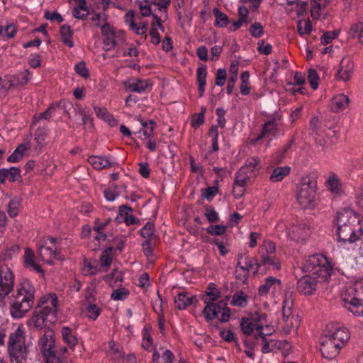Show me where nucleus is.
<instances>
[{
  "label": "nucleus",
  "mask_w": 363,
  "mask_h": 363,
  "mask_svg": "<svg viewBox=\"0 0 363 363\" xmlns=\"http://www.w3.org/2000/svg\"><path fill=\"white\" fill-rule=\"evenodd\" d=\"M125 88L130 91L142 94L151 90V85L147 80L140 79H132L125 83Z\"/></svg>",
  "instance_id": "nucleus-21"
},
{
  "label": "nucleus",
  "mask_w": 363,
  "mask_h": 363,
  "mask_svg": "<svg viewBox=\"0 0 363 363\" xmlns=\"http://www.w3.org/2000/svg\"><path fill=\"white\" fill-rule=\"evenodd\" d=\"M152 342L153 340L150 334V328L145 327L143 329L142 347L147 350L152 346Z\"/></svg>",
  "instance_id": "nucleus-51"
},
{
  "label": "nucleus",
  "mask_w": 363,
  "mask_h": 363,
  "mask_svg": "<svg viewBox=\"0 0 363 363\" xmlns=\"http://www.w3.org/2000/svg\"><path fill=\"white\" fill-rule=\"evenodd\" d=\"M326 186L328 189L335 195H338L342 191V184L337 176L332 173L326 180Z\"/></svg>",
  "instance_id": "nucleus-31"
},
{
  "label": "nucleus",
  "mask_w": 363,
  "mask_h": 363,
  "mask_svg": "<svg viewBox=\"0 0 363 363\" xmlns=\"http://www.w3.org/2000/svg\"><path fill=\"white\" fill-rule=\"evenodd\" d=\"M129 294V290L122 287L114 289L111 293V298L114 301H123L128 298Z\"/></svg>",
  "instance_id": "nucleus-52"
},
{
  "label": "nucleus",
  "mask_w": 363,
  "mask_h": 363,
  "mask_svg": "<svg viewBox=\"0 0 363 363\" xmlns=\"http://www.w3.org/2000/svg\"><path fill=\"white\" fill-rule=\"evenodd\" d=\"M317 184L311 177L301 179L297 190L296 200L303 208H311L315 204Z\"/></svg>",
  "instance_id": "nucleus-7"
},
{
  "label": "nucleus",
  "mask_w": 363,
  "mask_h": 363,
  "mask_svg": "<svg viewBox=\"0 0 363 363\" xmlns=\"http://www.w3.org/2000/svg\"><path fill=\"white\" fill-rule=\"evenodd\" d=\"M220 297V292L218 289H217L215 286V284L211 283L208 285L206 291V297L204 299V303L206 301L213 302L217 301Z\"/></svg>",
  "instance_id": "nucleus-48"
},
{
  "label": "nucleus",
  "mask_w": 363,
  "mask_h": 363,
  "mask_svg": "<svg viewBox=\"0 0 363 363\" xmlns=\"http://www.w3.org/2000/svg\"><path fill=\"white\" fill-rule=\"evenodd\" d=\"M208 135L212 139V151L217 152L219 150L218 146V127L216 125H211L208 130Z\"/></svg>",
  "instance_id": "nucleus-46"
},
{
  "label": "nucleus",
  "mask_w": 363,
  "mask_h": 363,
  "mask_svg": "<svg viewBox=\"0 0 363 363\" xmlns=\"http://www.w3.org/2000/svg\"><path fill=\"white\" fill-rule=\"evenodd\" d=\"M292 301L285 298L282 303V323L281 330L285 334H289L292 329L298 327V319L297 316L292 315Z\"/></svg>",
  "instance_id": "nucleus-10"
},
{
  "label": "nucleus",
  "mask_w": 363,
  "mask_h": 363,
  "mask_svg": "<svg viewBox=\"0 0 363 363\" xmlns=\"http://www.w3.org/2000/svg\"><path fill=\"white\" fill-rule=\"evenodd\" d=\"M240 326L245 335L248 336L253 335L256 340H258L259 337L264 340L265 336L271 334L270 331L264 333L263 326L256 325V323H254L247 318L242 319Z\"/></svg>",
  "instance_id": "nucleus-13"
},
{
  "label": "nucleus",
  "mask_w": 363,
  "mask_h": 363,
  "mask_svg": "<svg viewBox=\"0 0 363 363\" xmlns=\"http://www.w3.org/2000/svg\"><path fill=\"white\" fill-rule=\"evenodd\" d=\"M25 330L22 325H18L13 333L9 337L8 352L11 362L21 363L26 359L27 347L25 344Z\"/></svg>",
  "instance_id": "nucleus-5"
},
{
  "label": "nucleus",
  "mask_w": 363,
  "mask_h": 363,
  "mask_svg": "<svg viewBox=\"0 0 363 363\" xmlns=\"http://www.w3.org/2000/svg\"><path fill=\"white\" fill-rule=\"evenodd\" d=\"M27 147L24 144H20L13 153L8 157L7 161L9 162H19L23 157L24 152Z\"/></svg>",
  "instance_id": "nucleus-47"
},
{
  "label": "nucleus",
  "mask_w": 363,
  "mask_h": 363,
  "mask_svg": "<svg viewBox=\"0 0 363 363\" xmlns=\"http://www.w3.org/2000/svg\"><path fill=\"white\" fill-rule=\"evenodd\" d=\"M35 293V289L28 279H24L20 281L9 308L12 318L19 319L26 315L33 306Z\"/></svg>",
  "instance_id": "nucleus-1"
},
{
  "label": "nucleus",
  "mask_w": 363,
  "mask_h": 363,
  "mask_svg": "<svg viewBox=\"0 0 363 363\" xmlns=\"http://www.w3.org/2000/svg\"><path fill=\"white\" fill-rule=\"evenodd\" d=\"M297 30L299 35H303L310 34L312 31V24L311 21L307 19H302L298 21Z\"/></svg>",
  "instance_id": "nucleus-49"
},
{
  "label": "nucleus",
  "mask_w": 363,
  "mask_h": 363,
  "mask_svg": "<svg viewBox=\"0 0 363 363\" xmlns=\"http://www.w3.org/2000/svg\"><path fill=\"white\" fill-rule=\"evenodd\" d=\"M14 275L6 264H0V296H8L13 289Z\"/></svg>",
  "instance_id": "nucleus-11"
},
{
  "label": "nucleus",
  "mask_w": 363,
  "mask_h": 363,
  "mask_svg": "<svg viewBox=\"0 0 363 363\" xmlns=\"http://www.w3.org/2000/svg\"><path fill=\"white\" fill-rule=\"evenodd\" d=\"M152 16L155 23H152L149 34L151 38V43L157 45H159L161 41L157 29L160 28L161 30L164 31V28L161 24L160 18L156 14H152Z\"/></svg>",
  "instance_id": "nucleus-29"
},
{
  "label": "nucleus",
  "mask_w": 363,
  "mask_h": 363,
  "mask_svg": "<svg viewBox=\"0 0 363 363\" xmlns=\"http://www.w3.org/2000/svg\"><path fill=\"white\" fill-rule=\"evenodd\" d=\"M324 8L323 5L319 4L317 0L311 1V15L313 19L318 20L321 16V10Z\"/></svg>",
  "instance_id": "nucleus-55"
},
{
  "label": "nucleus",
  "mask_w": 363,
  "mask_h": 363,
  "mask_svg": "<svg viewBox=\"0 0 363 363\" xmlns=\"http://www.w3.org/2000/svg\"><path fill=\"white\" fill-rule=\"evenodd\" d=\"M336 233L338 241L343 245L354 243L363 239V229L357 225H337Z\"/></svg>",
  "instance_id": "nucleus-8"
},
{
  "label": "nucleus",
  "mask_w": 363,
  "mask_h": 363,
  "mask_svg": "<svg viewBox=\"0 0 363 363\" xmlns=\"http://www.w3.org/2000/svg\"><path fill=\"white\" fill-rule=\"evenodd\" d=\"M341 348L342 347L326 333L320 337V350L324 358L329 359L335 358L339 354Z\"/></svg>",
  "instance_id": "nucleus-12"
},
{
  "label": "nucleus",
  "mask_w": 363,
  "mask_h": 363,
  "mask_svg": "<svg viewBox=\"0 0 363 363\" xmlns=\"http://www.w3.org/2000/svg\"><path fill=\"white\" fill-rule=\"evenodd\" d=\"M60 33L61 40L64 44L67 45L69 48H72L74 46V42L72 40L73 33L70 26L67 24L63 25L60 28Z\"/></svg>",
  "instance_id": "nucleus-38"
},
{
  "label": "nucleus",
  "mask_w": 363,
  "mask_h": 363,
  "mask_svg": "<svg viewBox=\"0 0 363 363\" xmlns=\"http://www.w3.org/2000/svg\"><path fill=\"white\" fill-rule=\"evenodd\" d=\"M139 121L142 125V128L139 131V133H142L143 135L142 139L145 140L151 138L153 135L155 123L152 120L143 121L140 119Z\"/></svg>",
  "instance_id": "nucleus-40"
},
{
  "label": "nucleus",
  "mask_w": 363,
  "mask_h": 363,
  "mask_svg": "<svg viewBox=\"0 0 363 363\" xmlns=\"http://www.w3.org/2000/svg\"><path fill=\"white\" fill-rule=\"evenodd\" d=\"M237 265L241 271L248 274L250 271L253 273L257 272L259 267L256 259L250 258L242 255H238Z\"/></svg>",
  "instance_id": "nucleus-19"
},
{
  "label": "nucleus",
  "mask_w": 363,
  "mask_h": 363,
  "mask_svg": "<svg viewBox=\"0 0 363 363\" xmlns=\"http://www.w3.org/2000/svg\"><path fill=\"white\" fill-rule=\"evenodd\" d=\"M206 232L212 235H222L226 232V226L223 225H211L206 228Z\"/></svg>",
  "instance_id": "nucleus-59"
},
{
  "label": "nucleus",
  "mask_w": 363,
  "mask_h": 363,
  "mask_svg": "<svg viewBox=\"0 0 363 363\" xmlns=\"http://www.w3.org/2000/svg\"><path fill=\"white\" fill-rule=\"evenodd\" d=\"M259 253L261 254L260 264H259V265H271L274 267V269H279L280 264L278 261L274 259V256L269 255V254L266 253L264 251H259Z\"/></svg>",
  "instance_id": "nucleus-44"
},
{
  "label": "nucleus",
  "mask_w": 363,
  "mask_h": 363,
  "mask_svg": "<svg viewBox=\"0 0 363 363\" xmlns=\"http://www.w3.org/2000/svg\"><path fill=\"white\" fill-rule=\"evenodd\" d=\"M88 162L96 170H101L104 168L111 166L109 160L105 157L92 155L88 158Z\"/></svg>",
  "instance_id": "nucleus-35"
},
{
  "label": "nucleus",
  "mask_w": 363,
  "mask_h": 363,
  "mask_svg": "<svg viewBox=\"0 0 363 363\" xmlns=\"http://www.w3.org/2000/svg\"><path fill=\"white\" fill-rule=\"evenodd\" d=\"M94 110L98 118L108 123L111 126L117 125V121L114 118L113 116L108 111L106 107L94 106Z\"/></svg>",
  "instance_id": "nucleus-32"
},
{
  "label": "nucleus",
  "mask_w": 363,
  "mask_h": 363,
  "mask_svg": "<svg viewBox=\"0 0 363 363\" xmlns=\"http://www.w3.org/2000/svg\"><path fill=\"white\" fill-rule=\"evenodd\" d=\"M293 232L296 233V235L292 238L294 240H303L309 235L310 230L309 228H306L300 225L298 226H295Z\"/></svg>",
  "instance_id": "nucleus-56"
},
{
  "label": "nucleus",
  "mask_w": 363,
  "mask_h": 363,
  "mask_svg": "<svg viewBox=\"0 0 363 363\" xmlns=\"http://www.w3.org/2000/svg\"><path fill=\"white\" fill-rule=\"evenodd\" d=\"M101 313V310L96 304H89L84 311L85 316L89 320H96Z\"/></svg>",
  "instance_id": "nucleus-50"
},
{
  "label": "nucleus",
  "mask_w": 363,
  "mask_h": 363,
  "mask_svg": "<svg viewBox=\"0 0 363 363\" xmlns=\"http://www.w3.org/2000/svg\"><path fill=\"white\" fill-rule=\"evenodd\" d=\"M99 271L97 264H94L91 262L88 261L86 259L84 260L82 267V272L84 275H95Z\"/></svg>",
  "instance_id": "nucleus-53"
},
{
  "label": "nucleus",
  "mask_w": 363,
  "mask_h": 363,
  "mask_svg": "<svg viewBox=\"0 0 363 363\" xmlns=\"http://www.w3.org/2000/svg\"><path fill=\"white\" fill-rule=\"evenodd\" d=\"M267 317L264 313L255 312L251 314L250 317L248 318L254 323H256V325L263 326L264 329H266V331H270V330H269V325L267 324Z\"/></svg>",
  "instance_id": "nucleus-43"
},
{
  "label": "nucleus",
  "mask_w": 363,
  "mask_h": 363,
  "mask_svg": "<svg viewBox=\"0 0 363 363\" xmlns=\"http://www.w3.org/2000/svg\"><path fill=\"white\" fill-rule=\"evenodd\" d=\"M318 282L320 281L307 273L298 280L297 289L302 294L311 295L316 290Z\"/></svg>",
  "instance_id": "nucleus-14"
},
{
  "label": "nucleus",
  "mask_w": 363,
  "mask_h": 363,
  "mask_svg": "<svg viewBox=\"0 0 363 363\" xmlns=\"http://www.w3.org/2000/svg\"><path fill=\"white\" fill-rule=\"evenodd\" d=\"M21 169L16 167L0 169V183L4 184L7 179L11 182L21 180Z\"/></svg>",
  "instance_id": "nucleus-23"
},
{
  "label": "nucleus",
  "mask_w": 363,
  "mask_h": 363,
  "mask_svg": "<svg viewBox=\"0 0 363 363\" xmlns=\"http://www.w3.org/2000/svg\"><path fill=\"white\" fill-rule=\"evenodd\" d=\"M308 79L313 90L317 89L318 86L319 77L316 70L310 69L308 70Z\"/></svg>",
  "instance_id": "nucleus-61"
},
{
  "label": "nucleus",
  "mask_w": 363,
  "mask_h": 363,
  "mask_svg": "<svg viewBox=\"0 0 363 363\" xmlns=\"http://www.w3.org/2000/svg\"><path fill=\"white\" fill-rule=\"evenodd\" d=\"M213 13L216 18L214 23L215 26L225 27L228 25L229 21L228 17L225 13L220 11L218 8L213 9Z\"/></svg>",
  "instance_id": "nucleus-45"
},
{
  "label": "nucleus",
  "mask_w": 363,
  "mask_h": 363,
  "mask_svg": "<svg viewBox=\"0 0 363 363\" xmlns=\"http://www.w3.org/2000/svg\"><path fill=\"white\" fill-rule=\"evenodd\" d=\"M284 127L282 115L279 113H275L262 124L260 133L252 140V143L255 144L263 138L271 142L277 137L284 135Z\"/></svg>",
  "instance_id": "nucleus-6"
},
{
  "label": "nucleus",
  "mask_w": 363,
  "mask_h": 363,
  "mask_svg": "<svg viewBox=\"0 0 363 363\" xmlns=\"http://www.w3.org/2000/svg\"><path fill=\"white\" fill-rule=\"evenodd\" d=\"M55 111V108L53 107H49L44 112L40 113L38 116L33 117V121L32 122V125H36V123L40 120H48L49 119L52 113Z\"/></svg>",
  "instance_id": "nucleus-60"
},
{
  "label": "nucleus",
  "mask_w": 363,
  "mask_h": 363,
  "mask_svg": "<svg viewBox=\"0 0 363 363\" xmlns=\"http://www.w3.org/2000/svg\"><path fill=\"white\" fill-rule=\"evenodd\" d=\"M194 301H196V297L186 291L179 293L174 298L176 306L179 310L186 308L191 305Z\"/></svg>",
  "instance_id": "nucleus-28"
},
{
  "label": "nucleus",
  "mask_w": 363,
  "mask_h": 363,
  "mask_svg": "<svg viewBox=\"0 0 363 363\" xmlns=\"http://www.w3.org/2000/svg\"><path fill=\"white\" fill-rule=\"evenodd\" d=\"M247 180L245 177L235 176V181L233 185V194L235 199L241 198L245 192V186Z\"/></svg>",
  "instance_id": "nucleus-30"
},
{
  "label": "nucleus",
  "mask_w": 363,
  "mask_h": 363,
  "mask_svg": "<svg viewBox=\"0 0 363 363\" xmlns=\"http://www.w3.org/2000/svg\"><path fill=\"white\" fill-rule=\"evenodd\" d=\"M35 257L33 250L30 248H26L23 255L24 266L30 270L43 274V271L41 267L35 262Z\"/></svg>",
  "instance_id": "nucleus-26"
},
{
  "label": "nucleus",
  "mask_w": 363,
  "mask_h": 363,
  "mask_svg": "<svg viewBox=\"0 0 363 363\" xmlns=\"http://www.w3.org/2000/svg\"><path fill=\"white\" fill-rule=\"evenodd\" d=\"M61 334L63 340L67 344L70 348H73L77 343V337L72 333L70 328L65 326L62 327Z\"/></svg>",
  "instance_id": "nucleus-39"
},
{
  "label": "nucleus",
  "mask_w": 363,
  "mask_h": 363,
  "mask_svg": "<svg viewBox=\"0 0 363 363\" xmlns=\"http://www.w3.org/2000/svg\"><path fill=\"white\" fill-rule=\"evenodd\" d=\"M20 251V247L18 245L13 244L5 249L4 259H10L12 257L16 255Z\"/></svg>",
  "instance_id": "nucleus-64"
},
{
  "label": "nucleus",
  "mask_w": 363,
  "mask_h": 363,
  "mask_svg": "<svg viewBox=\"0 0 363 363\" xmlns=\"http://www.w3.org/2000/svg\"><path fill=\"white\" fill-rule=\"evenodd\" d=\"M126 186L124 184H122L120 186H117L116 184H113L110 185V186L105 189L104 191V197L108 201H113L123 191H125Z\"/></svg>",
  "instance_id": "nucleus-34"
},
{
  "label": "nucleus",
  "mask_w": 363,
  "mask_h": 363,
  "mask_svg": "<svg viewBox=\"0 0 363 363\" xmlns=\"http://www.w3.org/2000/svg\"><path fill=\"white\" fill-rule=\"evenodd\" d=\"M345 307L355 316H363V306L361 298L357 296H342Z\"/></svg>",
  "instance_id": "nucleus-20"
},
{
  "label": "nucleus",
  "mask_w": 363,
  "mask_h": 363,
  "mask_svg": "<svg viewBox=\"0 0 363 363\" xmlns=\"http://www.w3.org/2000/svg\"><path fill=\"white\" fill-rule=\"evenodd\" d=\"M291 172L289 166H281L274 168L270 175L269 180L272 182H279L282 181Z\"/></svg>",
  "instance_id": "nucleus-33"
},
{
  "label": "nucleus",
  "mask_w": 363,
  "mask_h": 363,
  "mask_svg": "<svg viewBox=\"0 0 363 363\" xmlns=\"http://www.w3.org/2000/svg\"><path fill=\"white\" fill-rule=\"evenodd\" d=\"M353 72L354 62L351 57L348 56L343 57L340 63L337 74V77L344 82H347L352 78Z\"/></svg>",
  "instance_id": "nucleus-18"
},
{
  "label": "nucleus",
  "mask_w": 363,
  "mask_h": 363,
  "mask_svg": "<svg viewBox=\"0 0 363 363\" xmlns=\"http://www.w3.org/2000/svg\"><path fill=\"white\" fill-rule=\"evenodd\" d=\"M280 284V280L272 277H269L265 279L264 284L261 285L258 289V294L260 296L266 295L273 286L275 284Z\"/></svg>",
  "instance_id": "nucleus-42"
},
{
  "label": "nucleus",
  "mask_w": 363,
  "mask_h": 363,
  "mask_svg": "<svg viewBox=\"0 0 363 363\" xmlns=\"http://www.w3.org/2000/svg\"><path fill=\"white\" fill-rule=\"evenodd\" d=\"M303 270L320 281H328L333 271V267L328 258L322 254L308 257L303 265Z\"/></svg>",
  "instance_id": "nucleus-4"
},
{
  "label": "nucleus",
  "mask_w": 363,
  "mask_h": 363,
  "mask_svg": "<svg viewBox=\"0 0 363 363\" xmlns=\"http://www.w3.org/2000/svg\"><path fill=\"white\" fill-rule=\"evenodd\" d=\"M349 104V97L344 94H340L335 96L332 99L330 104V109L333 112L337 113L345 109L348 106Z\"/></svg>",
  "instance_id": "nucleus-27"
},
{
  "label": "nucleus",
  "mask_w": 363,
  "mask_h": 363,
  "mask_svg": "<svg viewBox=\"0 0 363 363\" xmlns=\"http://www.w3.org/2000/svg\"><path fill=\"white\" fill-rule=\"evenodd\" d=\"M350 34L352 38L358 37L359 42L363 43V22L353 25Z\"/></svg>",
  "instance_id": "nucleus-57"
},
{
  "label": "nucleus",
  "mask_w": 363,
  "mask_h": 363,
  "mask_svg": "<svg viewBox=\"0 0 363 363\" xmlns=\"http://www.w3.org/2000/svg\"><path fill=\"white\" fill-rule=\"evenodd\" d=\"M359 220L354 211L350 208H345L339 211L336 217L337 226L354 225L359 224Z\"/></svg>",
  "instance_id": "nucleus-16"
},
{
  "label": "nucleus",
  "mask_w": 363,
  "mask_h": 363,
  "mask_svg": "<svg viewBox=\"0 0 363 363\" xmlns=\"http://www.w3.org/2000/svg\"><path fill=\"white\" fill-rule=\"evenodd\" d=\"M249 31L251 35L257 38L261 37L264 33L263 27L259 22L252 23L250 27Z\"/></svg>",
  "instance_id": "nucleus-63"
},
{
  "label": "nucleus",
  "mask_w": 363,
  "mask_h": 363,
  "mask_svg": "<svg viewBox=\"0 0 363 363\" xmlns=\"http://www.w3.org/2000/svg\"><path fill=\"white\" fill-rule=\"evenodd\" d=\"M58 306V298L55 294H49L41 297L38 302L36 308L28 320L30 327L43 329L47 323H53L56 320Z\"/></svg>",
  "instance_id": "nucleus-2"
},
{
  "label": "nucleus",
  "mask_w": 363,
  "mask_h": 363,
  "mask_svg": "<svg viewBox=\"0 0 363 363\" xmlns=\"http://www.w3.org/2000/svg\"><path fill=\"white\" fill-rule=\"evenodd\" d=\"M206 67H198L196 70L197 82L199 84V96L202 97L205 91V86L206 83Z\"/></svg>",
  "instance_id": "nucleus-36"
},
{
  "label": "nucleus",
  "mask_w": 363,
  "mask_h": 363,
  "mask_svg": "<svg viewBox=\"0 0 363 363\" xmlns=\"http://www.w3.org/2000/svg\"><path fill=\"white\" fill-rule=\"evenodd\" d=\"M48 135V130L46 128H38L35 133V140L38 146L43 147L45 145V140Z\"/></svg>",
  "instance_id": "nucleus-54"
},
{
  "label": "nucleus",
  "mask_w": 363,
  "mask_h": 363,
  "mask_svg": "<svg viewBox=\"0 0 363 363\" xmlns=\"http://www.w3.org/2000/svg\"><path fill=\"white\" fill-rule=\"evenodd\" d=\"M113 251L112 247H108L107 249H105L101 256V265L104 267H108L111 265L112 262V258L111 257V253Z\"/></svg>",
  "instance_id": "nucleus-62"
},
{
  "label": "nucleus",
  "mask_w": 363,
  "mask_h": 363,
  "mask_svg": "<svg viewBox=\"0 0 363 363\" xmlns=\"http://www.w3.org/2000/svg\"><path fill=\"white\" fill-rule=\"evenodd\" d=\"M101 33L104 36L103 44L104 50L108 52L114 49L113 29L107 23H105L101 27Z\"/></svg>",
  "instance_id": "nucleus-24"
},
{
  "label": "nucleus",
  "mask_w": 363,
  "mask_h": 363,
  "mask_svg": "<svg viewBox=\"0 0 363 363\" xmlns=\"http://www.w3.org/2000/svg\"><path fill=\"white\" fill-rule=\"evenodd\" d=\"M248 303V296L242 291H236L232 298L230 304L233 306L246 307Z\"/></svg>",
  "instance_id": "nucleus-41"
},
{
  "label": "nucleus",
  "mask_w": 363,
  "mask_h": 363,
  "mask_svg": "<svg viewBox=\"0 0 363 363\" xmlns=\"http://www.w3.org/2000/svg\"><path fill=\"white\" fill-rule=\"evenodd\" d=\"M39 254L42 259L49 264L52 263L60 254L57 240L53 237L43 238L39 242Z\"/></svg>",
  "instance_id": "nucleus-9"
},
{
  "label": "nucleus",
  "mask_w": 363,
  "mask_h": 363,
  "mask_svg": "<svg viewBox=\"0 0 363 363\" xmlns=\"http://www.w3.org/2000/svg\"><path fill=\"white\" fill-rule=\"evenodd\" d=\"M333 340L343 347L350 338V333L346 328H337L334 331L326 333Z\"/></svg>",
  "instance_id": "nucleus-22"
},
{
  "label": "nucleus",
  "mask_w": 363,
  "mask_h": 363,
  "mask_svg": "<svg viewBox=\"0 0 363 363\" xmlns=\"http://www.w3.org/2000/svg\"><path fill=\"white\" fill-rule=\"evenodd\" d=\"M107 355L111 357L113 361H118L123 357L125 352L123 347L113 340L107 342L106 347Z\"/></svg>",
  "instance_id": "nucleus-25"
},
{
  "label": "nucleus",
  "mask_w": 363,
  "mask_h": 363,
  "mask_svg": "<svg viewBox=\"0 0 363 363\" xmlns=\"http://www.w3.org/2000/svg\"><path fill=\"white\" fill-rule=\"evenodd\" d=\"M38 345L45 363H68L64 356L67 349L65 347L57 349L52 330L48 328L45 331Z\"/></svg>",
  "instance_id": "nucleus-3"
},
{
  "label": "nucleus",
  "mask_w": 363,
  "mask_h": 363,
  "mask_svg": "<svg viewBox=\"0 0 363 363\" xmlns=\"http://www.w3.org/2000/svg\"><path fill=\"white\" fill-rule=\"evenodd\" d=\"M259 160L257 157H249L245 160V164L235 173V175L245 177L247 181L255 175V172L259 169Z\"/></svg>",
  "instance_id": "nucleus-15"
},
{
  "label": "nucleus",
  "mask_w": 363,
  "mask_h": 363,
  "mask_svg": "<svg viewBox=\"0 0 363 363\" xmlns=\"http://www.w3.org/2000/svg\"><path fill=\"white\" fill-rule=\"evenodd\" d=\"M205 304L203 313L206 320L210 321L218 317V314L221 311L222 308L227 306V301L225 300L219 301L217 303L215 301H206Z\"/></svg>",
  "instance_id": "nucleus-17"
},
{
  "label": "nucleus",
  "mask_w": 363,
  "mask_h": 363,
  "mask_svg": "<svg viewBox=\"0 0 363 363\" xmlns=\"http://www.w3.org/2000/svg\"><path fill=\"white\" fill-rule=\"evenodd\" d=\"M155 231V225L151 222H147L140 230V235L146 238V240L150 239L154 235Z\"/></svg>",
  "instance_id": "nucleus-58"
},
{
  "label": "nucleus",
  "mask_w": 363,
  "mask_h": 363,
  "mask_svg": "<svg viewBox=\"0 0 363 363\" xmlns=\"http://www.w3.org/2000/svg\"><path fill=\"white\" fill-rule=\"evenodd\" d=\"M33 73L29 69H26L23 72L14 75L13 77V82L10 86L13 84L23 86L28 83L32 77Z\"/></svg>",
  "instance_id": "nucleus-37"
}]
</instances>
